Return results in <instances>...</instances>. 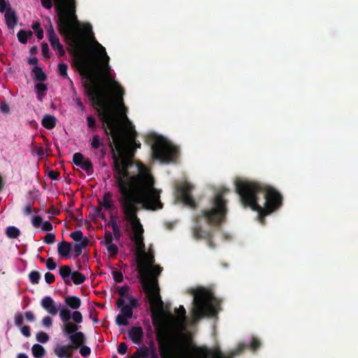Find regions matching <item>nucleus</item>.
<instances>
[{"instance_id": "1", "label": "nucleus", "mask_w": 358, "mask_h": 358, "mask_svg": "<svg viewBox=\"0 0 358 358\" xmlns=\"http://www.w3.org/2000/svg\"><path fill=\"white\" fill-rule=\"evenodd\" d=\"M237 192L241 197L242 202L262 215H266L280 205V194L271 188H268L264 194L265 201L262 206L259 203V195L262 187L255 182L237 179L235 182Z\"/></svg>"}, {"instance_id": "2", "label": "nucleus", "mask_w": 358, "mask_h": 358, "mask_svg": "<svg viewBox=\"0 0 358 358\" xmlns=\"http://www.w3.org/2000/svg\"><path fill=\"white\" fill-rule=\"evenodd\" d=\"M192 318L196 321L204 315H213L217 312V301L208 289L197 288L194 292Z\"/></svg>"}, {"instance_id": "3", "label": "nucleus", "mask_w": 358, "mask_h": 358, "mask_svg": "<svg viewBox=\"0 0 358 358\" xmlns=\"http://www.w3.org/2000/svg\"><path fill=\"white\" fill-rule=\"evenodd\" d=\"M154 156L162 162L172 160L176 155L175 147L162 136H157L152 145Z\"/></svg>"}, {"instance_id": "4", "label": "nucleus", "mask_w": 358, "mask_h": 358, "mask_svg": "<svg viewBox=\"0 0 358 358\" xmlns=\"http://www.w3.org/2000/svg\"><path fill=\"white\" fill-rule=\"evenodd\" d=\"M225 215L224 202L220 196H216L213 207L205 212L206 220L212 224L221 223Z\"/></svg>"}, {"instance_id": "5", "label": "nucleus", "mask_w": 358, "mask_h": 358, "mask_svg": "<svg viewBox=\"0 0 358 358\" xmlns=\"http://www.w3.org/2000/svg\"><path fill=\"white\" fill-rule=\"evenodd\" d=\"M74 347L73 345H57L55 348V354L58 358H71Z\"/></svg>"}, {"instance_id": "6", "label": "nucleus", "mask_w": 358, "mask_h": 358, "mask_svg": "<svg viewBox=\"0 0 358 358\" xmlns=\"http://www.w3.org/2000/svg\"><path fill=\"white\" fill-rule=\"evenodd\" d=\"M41 306L52 315H56L58 313V307L55 301L50 296L44 297L41 301Z\"/></svg>"}, {"instance_id": "7", "label": "nucleus", "mask_w": 358, "mask_h": 358, "mask_svg": "<svg viewBox=\"0 0 358 358\" xmlns=\"http://www.w3.org/2000/svg\"><path fill=\"white\" fill-rule=\"evenodd\" d=\"M73 161L76 166H80L84 171L89 172L91 170L92 164L90 161L84 157V156L80 153L77 152L74 154Z\"/></svg>"}, {"instance_id": "8", "label": "nucleus", "mask_w": 358, "mask_h": 358, "mask_svg": "<svg viewBox=\"0 0 358 358\" xmlns=\"http://www.w3.org/2000/svg\"><path fill=\"white\" fill-rule=\"evenodd\" d=\"M31 223L34 227L41 229L44 231H49L52 229V226L50 222L48 221L43 222L39 216H33L31 218Z\"/></svg>"}, {"instance_id": "9", "label": "nucleus", "mask_w": 358, "mask_h": 358, "mask_svg": "<svg viewBox=\"0 0 358 358\" xmlns=\"http://www.w3.org/2000/svg\"><path fill=\"white\" fill-rule=\"evenodd\" d=\"M0 10L4 13L6 22L9 27H13L16 24V16L15 13L10 9L5 10L4 7L0 0Z\"/></svg>"}, {"instance_id": "10", "label": "nucleus", "mask_w": 358, "mask_h": 358, "mask_svg": "<svg viewBox=\"0 0 358 358\" xmlns=\"http://www.w3.org/2000/svg\"><path fill=\"white\" fill-rule=\"evenodd\" d=\"M191 189V186L189 184H185L181 187V199L184 203L188 206H193L194 201L191 196L189 195V191Z\"/></svg>"}, {"instance_id": "11", "label": "nucleus", "mask_w": 358, "mask_h": 358, "mask_svg": "<svg viewBox=\"0 0 358 358\" xmlns=\"http://www.w3.org/2000/svg\"><path fill=\"white\" fill-rule=\"evenodd\" d=\"M72 245L66 242L58 244V253L62 257H69L71 255Z\"/></svg>"}, {"instance_id": "12", "label": "nucleus", "mask_w": 358, "mask_h": 358, "mask_svg": "<svg viewBox=\"0 0 358 358\" xmlns=\"http://www.w3.org/2000/svg\"><path fill=\"white\" fill-rule=\"evenodd\" d=\"M142 334V329L139 327H134L129 331L130 338L133 341V342L136 343H138L141 341Z\"/></svg>"}, {"instance_id": "13", "label": "nucleus", "mask_w": 358, "mask_h": 358, "mask_svg": "<svg viewBox=\"0 0 358 358\" xmlns=\"http://www.w3.org/2000/svg\"><path fill=\"white\" fill-rule=\"evenodd\" d=\"M71 341L72 342L74 349L77 348L83 343L84 336L83 333L76 332L69 336Z\"/></svg>"}, {"instance_id": "14", "label": "nucleus", "mask_w": 358, "mask_h": 358, "mask_svg": "<svg viewBox=\"0 0 358 358\" xmlns=\"http://www.w3.org/2000/svg\"><path fill=\"white\" fill-rule=\"evenodd\" d=\"M55 117L50 115H45L42 120L43 126L48 129H52L55 126Z\"/></svg>"}, {"instance_id": "15", "label": "nucleus", "mask_w": 358, "mask_h": 358, "mask_svg": "<svg viewBox=\"0 0 358 358\" xmlns=\"http://www.w3.org/2000/svg\"><path fill=\"white\" fill-rule=\"evenodd\" d=\"M65 303L73 309H78L81 305V301L76 296H69L65 299Z\"/></svg>"}, {"instance_id": "16", "label": "nucleus", "mask_w": 358, "mask_h": 358, "mask_svg": "<svg viewBox=\"0 0 358 358\" xmlns=\"http://www.w3.org/2000/svg\"><path fill=\"white\" fill-rule=\"evenodd\" d=\"M100 205L101 207L109 209L113 206L112 196L109 193H106L103 197L100 199Z\"/></svg>"}, {"instance_id": "17", "label": "nucleus", "mask_w": 358, "mask_h": 358, "mask_svg": "<svg viewBox=\"0 0 358 358\" xmlns=\"http://www.w3.org/2000/svg\"><path fill=\"white\" fill-rule=\"evenodd\" d=\"M31 352L34 357L41 358L44 356L45 350L42 345L35 344L32 346Z\"/></svg>"}, {"instance_id": "18", "label": "nucleus", "mask_w": 358, "mask_h": 358, "mask_svg": "<svg viewBox=\"0 0 358 358\" xmlns=\"http://www.w3.org/2000/svg\"><path fill=\"white\" fill-rule=\"evenodd\" d=\"M62 329L66 334H71L75 333L77 331L78 327L73 323L66 322L63 324Z\"/></svg>"}, {"instance_id": "19", "label": "nucleus", "mask_w": 358, "mask_h": 358, "mask_svg": "<svg viewBox=\"0 0 358 358\" xmlns=\"http://www.w3.org/2000/svg\"><path fill=\"white\" fill-rule=\"evenodd\" d=\"M71 237L75 241L83 243V245H86L87 241L83 237V233L80 231H77L71 234Z\"/></svg>"}, {"instance_id": "20", "label": "nucleus", "mask_w": 358, "mask_h": 358, "mask_svg": "<svg viewBox=\"0 0 358 358\" xmlns=\"http://www.w3.org/2000/svg\"><path fill=\"white\" fill-rule=\"evenodd\" d=\"M31 35V31L20 30L17 34V38L21 43H25Z\"/></svg>"}, {"instance_id": "21", "label": "nucleus", "mask_w": 358, "mask_h": 358, "mask_svg": "<svg viewBox=\"0 0 358 358\" xmlns=\"http://www.w3.org/2000/svg\"><path fill=\"white\" fill-rule=\"evenodd\" d=\"M71 278L73 282L77 285L83 283L85 279V276L83 274L77 271L73 272Z\"/></svg>"}, {"instance_id": "22", "label": "nucleus", "mask_w": 358, "mask_h": 358, "mask_svg": "<svg viewBox=\"0 0 358 358\" xmlns=\"http://www.w3.org/2000/svg\"><path fill=\"white\" fill-rule=\"evenodd\" d=\"M72 273L69 266H63L59 268V274L64 280H66L67 278L71 277Z\"/></svg>"}, {"instance_id": "23", "label": "nucleus", "mask_w": 358, "mask_h": 358, "mask_svg": "<svg viewBox=\"0 0 358 358\" xmlns=\"http://www.w3.org/2000/svg\"><path fill=\"white\" fill-rule=\"evenodd\" d=\"M6 234L9 238H15L20 234V231L15 227H9L6 229Z\"/></svg>"}, {"instance_id": "24", "label": "nucleus", "mask_w": 358, "mask_h": 358, "mask_svg": "<svg viewBox=\"0 0 358 358\" xmlns=\"http://www.w3.org/2000/svg\"><path fill=\"white\" fill-rule=\"evenodd\" d=\"M85 245H83V243H76L75 245H72V250H71V255L74 256H78L80 255L82 249Z\"/></svg>"}, {"instance_id": "25", "label": "nucleus", "mask_w": 358, "mask_h": 358, "mask_svg": "<svg viewBox=\"0 0 358 358\" xmlns=\"http://www.w3.org/2000/svg\"><path fill=\"white\" fill-rule=\"evenodd\" d=\"M33 72L36 79L39 80H43L45 78V76L43 71L38 67H34Z\"/></svg>"}, {"instance_id": "26", "label": "nucleus", "mask_w": 358, "mask_h": 358, "mask_svg": "<svg viewBox=\"0 0 358 358\" xmlns=\"http://www.w3.org/2000/svg\"><path fill=\"white\" fill-rule=\"evenodd\" d=\"M36 337V340L38 342L43 343L48 342V341L49 340L48 335L46 333L43 332V331L37 333Z\"/></svg>"}, {"instance_id": "27", "label": "nucleus", "mask_w": 358, "mask_h": 358, "mask_svg": "<svg viewBox=\"0 0 358 358\" xmlns=\"http://www.w3.org/2000/svg\"><path fill=\"white\" fill-rule=\"evenodd\" d=\"M59 316L61 317V320L64 322H68V320H69L70 316H71L70 311L66 309H62L59 312Z\"/></svg>"}, {"instance_id": "28", "label": "nucleus", "mask_w": 358, "mask_h": 358, "mask_svg": "<svg viewBox=\"0 0 358 358\" xmlns=\"http://www.w3.org/2000/svg\"><path fill=\"white\" fill-rule=\"evenodd\" d=\"M71 318L76 323H81L83 321L82 314L77 310L71 314Z\"/></svg>"}, {"instance_id": "29", "label": "nucleus", "mask_w": 358, "mask_h": 358, "mask_svg": "<svg viewBox=\"0 0 358 358\" xmlns=\"http://www.w3.org/2000/svg\"><path fill=\"white\" fill-rule=\"evenodd\" d=\"M128 320V318L120 313L116 317V322L118 325H127Z\"/></svg>"}, {"instance_id": "30", "label": "nucleus", "mask_w": 358, "mask_h": 358, "mask_svg": "<svg viewBox=\"0 0 358 358\" xmlns=\"http://www.w3.org/2000/svg\"><path fill=\"white\" fill-rule=\"evenodd\" d=\"M29 279L32 283H38L40 279V274L37 271H32L29 274Z\"/></svg>"}, {"instance_id": "31", "label": "nucleus", "mask_w": 358, "mask_h": 358, "mask_svg": "<svg viewBox=\"0 0 358 358\" xmlns=\"http://www.w3.org/2000/svg\"><path fill=\"white\" fill-rule=\"evenodd\" d=\"M105 245H106L108 252L110 255H114L117 252V247L113 243L108 242V243H106Z\"/></svg>"}, {"instance_id": "32", "label": "nucleus", "mask_w": 358, "mask_h": 358, "mask_svg": "<svg viewBox=\"0 0 358 358\" xmlns=\"http://www.w3.org/2000/svg\"><path fill=\"white\" fill-rule=\"evenodd\" d=\"M48 36L52 46L53 45L60 43L59 39L55 36V34L53 31H49Z\"/></svg>"}, {"instance_id": "33", "label": "nucleus", "mask_w": 358, "mask_h": 358, "mask_svg": "<svg viewBox=\"0 0 358 358\" xmlns=\"http://www.w3.org/2000/svg\"><path fill=\"white\" fill-rule=\"evenodd\" d=\"M59 73L62 76H66L67 65L64 63H60L58 65Z\"/></svg>"}, {"instance_id": "34", "label": "nucleus", "mask_w": 358, "mask_h": 358, "mask_svg": "<svg viewBox=\"0 0 358 358\" xmlns=\"http://www.w3.org/2000/svg\"><path fill=\"white\" fill-rule=\"evenodd\" d=\"M121 314L129 319L132 316V311L129 307H124L122 308Z\"/></svg>"}, {"instance_id": "35", "label": "nucleus", "mask_w": 358, "mask_h": 358, "mask_svg": "<svg viewBox=\"0 0 358 358\" xmlns=\"http://www.w3.org/2000/svg\"><path fill=\"white\" fill-rule=\"evenodd\" d=\"M44 241L46 243H52L55 240V236L53 234H46V236L44 237L43 238Z\"/></svg>"}, {"instance_id": "36", "label": "nucleus", "mask_w": 358, "mask_h": 358, "mask_svg": "<svg viewBox=\"0 0 358 358\" xmlns=\"http://www.w3.org/2000/svg\"><path fill=\"white\" fill-rule=\"evenodd\" d=\"M46 266L49 270H54L56 268V264L52 258H48L47 259Z\"/></svg>"}, {"instance_id": "37", "label": "nucleus", "mask_w": 358, "mask_h": 358, "mask_svg": "<svg viewBox=\"0 0 358 358\" xmlns=\"http://www.w3.org/2000/svg\"><path fill=\"white\" fill-rule=\"evenodd\" d=\"M101 144L99 138L97 136H94L91 143V145L93 148L97 149Z\"/></svg>"}, {"instance_id": "38", "label": "nucleus", "mask_w": 358, "mask_h": 358, "mask_svg": "<svg viewBox=\"0 0 358 358\" xmlns=\"http://www.w3.org/2000/svg\"><path fill=\"white\" fill-rule=\"evenodd\" d=\"M45 280L47 283L51 284L55 280V276L52 273L48 272L45 275Z\"/></svg>"}, {"instance_id": "39", "label": "nucleus", "mask_w": 358, "mask_h": 358, "mask_svg": "<svg viewBox=\"0 0 358 358\" xmlns=\"http://www.w3.org/2000/svg\"><path fill=\"white\" fill-rule=\"evenodd\" d=\"M52 320L49 316H45V317H43V319L42 320V323H43V326L46 327H50L52 325Z\"/></svg>"}, {"instance_id": "40", "label": "nucleus", "mask_w": 358, "mask_h": 358, "mask_svg": "<svg viewBox=\"0 0 358 358\" xmlns=\"http://www.w3.org/2000/svg\"><path fill=\"white\" fill-rule=\"evenodd\" d=\"M90 352H91V350H90V348H88L87 346H83L80 350V353L83 357H87L90 354Z\"/></svg>"}, {"instance_id": "41", "label": "nucleus", "mask_w": 358, "mask_h": 358, "mask_svg": "<svg viewBox=\"0 0 358 358\" xmlns=\"http://www.w3.org/2000/svg\"><path fill=\"white\" fill-rule=\"evenodd\" d=\"M52 47L54 48L55 50H57L58 52L59 55L62 56L64 54V50L63 49L62 45L60 43L53 45Z\"/></svg>"}, {"instance_id": "42", "label": "nucleus", "mask_w": 358, "mask_h": 358, "mask_svg": "<svg viewBox=\"0 0 358 358\" xmlns=\"http://www.w3.org/2000/svg\"><path fill=\"white\" fill-rule=\"evenodd\" d=\"M52 47L54 48L55 50H57L58 52L59 55L62 56L64 54V50L63 49L62 45L60 43L53 45Z\"/></svg>"}, {"instance_id": "43", "label": "nucleus", "mask_w": 358, "mask_h": 358, "mask_svg": "<svg viewBox=\"0 0 358 358\" xmlns=\"http://www.w3.org/2000/svg\"><path fill=\"white\" fill-rule=\"evenodd\" d=\"M127 345L124 343H122L120 344L117 350H118L119 353L124 354L127 351Z\"/></svg>"}, {"instance_id": "44", "label": "nucleus", "mask_w": 358, "mask_h": 358, "mask_svg": "<svg viewBox=\"0 0 358 358\" xmlns=\"http://www.w3.org/2000/svg\"><path fill=\"white\" fill-rule=\"evenodd\" d=\"M43 6L45 8H50L52 7L51 0H41Z\"/></svg>"}, {"instance_id": "45", "label": "nucleus", "mask_w": 358, "mask_h": 358, "mask_svg": "<svg viewBox=\"0 0 358 358\" xmlns=\"http://www.w3.org/2000/svg\"><path fill=\"white\" fill-rule=\"evenodd\" d=\"M21 331L23 335H24L25 336L28 337L30 336V330H29V327H27V326H24L21 329Z\"/></svg>"}, {"instance_id": "46", "label": "nucleus", "mask_w": 358, "mask_h": 358, "mask_svg": "<svg viewBox=\"0 0 358 358\" xmlns=\"http://www.w3.org/2000/svg\"><path fill=\"white\" fill-rule=\"evenodd\" d=\"M113 277H114L115 280L118 282H121L122 280V275L119 272H114Z\"/></svg>"}, {"instance_id": "47", "label": "nucleus", "mask_w": 358, "mask_h": 358, "mask_svg": "<svg viewBox=\"0 0 358 358\" xmlns=\"http://www.w3.org/2000/svg\"><path fill=\"white\" fill-rule=\"evenodd\" d=\"M25 317L29 321H34L35 319V316L33 313L31 312H27L25 313Z\"/></svg>"}, {"instance_id": "48", "label": "nucleus", "mask_w": 358, "mask_h": 358, "mask_svg": "<svg viewBox=\"0 0 358 358\" xmlns=\"http://www.w3.org/2000/svg\"><path fill=\"white\" fill-rule=\"evenodd\" d=\"M259 345V341L256 338H253L251 341L250 346L253 349H256Z\"/></svg>"}, {"instance_id": "49", "label": "nucleus", "mask_w": 358, "mask_h": 358, "mask_svg": "<svg viewBox=\"0 0 358 358\" xmlns=\"http://www.w3.org/2000/svg\"><path fill=\"white\" fill-rule=\"evenodd\" d=\"M87 120L90 127H94L95 126V120L92 117H88Z\"/></svg>"}, {"instance_id": "50", "label": "nucleus", "mask_w": 358, "mask_h": 358, "mask_svg": "<svg viewBox=\"0 0 358 358\" xmlns=\"http://www.w3.org/2000/svg\"><path fill=\"white\" fill-rule=\"evenodd\" d=\"M113 236L110 234H106L105 236L104 244L109 243H112Z\"/></svg>"}, {"instance_id": "51", "label": "nucleus", "mask_w": 358, "mask_h": 358, "mask_svg": "<svg viewBox=\"0 0 358 358\" xmlns=\"http://www.w3.org/2000/svg\"><path fill=\"white\" fill-rule=\"evenodd\" d=\"M15 324L18 326L21 325L22 323V317L21 315H17L15 317Z\"/></svg>"}, {"instance_id": "52", "label": "nucleus", "mask_w": 358, "mask_h": 358, "mask_svg": "<svg viewBox=\"0 0 358 358\" xmlns=\"http://www.w3.org/2000/svg\"><path fill=\"white\" fill-rule=\"evenodd\" d=\"M36 36L38 39H41L43 36V31L41 29H38V31H36Z\"/></svg>"}, {"instance_id": "53", "label": "nucleus", "mask_w": 358, "mask_h": 358, "mask_svg": "<svg viewBox=\"0 0 358 358\" xmlns=\"http://www.w3.org/2000/svg\"><path fill=\"white\" fill-rule=\"evenodd\" d=\"M36 88L40 90V91H43L45 90V87L43 84L42 83H38L36 85Z\"/></svg>"}, {"instance_id": "54", "label": "nucleus", "mask_w": 358, "mask_h": 358, "mask_svg": "<svg viewBox=\"0 0 358 358\" xmlns=\"http://www.w3.org/2000/svg\"><path fill=\"white\" fill-rule=\"evenodd\" d=\"M1 109L4 113H7L8 111V107L6 105H1Z\"/></svg>"}, {"instance_id": "55", "label": "nucleus", "mask_w": 358, "mask_h": 358, "mask_svg": "<svg viewBox=\"0 0 358 358\" xmlns=\"http://www.w3.org/2000/svg\"><path fill=\"white\" fill-rule=\"evenodd\" d=\"M37 62V59L36 58H31L29 59V63L31 64H36Z\"/></svg>"}, {"instance_id": "56", "label": "nucleus", "mask_w": 358, "mask_h": 358, "mask_svg": "<svg viewBox=\"0 0 358 358\" xmlns=\"http://www.w3.org/2000/svg\"><path fill=\"white\" fill-rule=\"evenodd\" d=\"M33 29H35L36 31H38V29H39V24H37V23H36V24H34L33 25Z\"/></svg>"}, {"instance_id": "57", "label": "nucleus", "mask_w": 358, "mask_h": 358, "mask_svg": "<svg viewBox=\"0 0 358 358\" xmlns=\"http://www.w3.org/2000/svg\"><path fill=\"white\" fill-rule=\"evenodd\" d=\"M17 358H28V357L25 354H19Z\"/></svg>"}, {"instance_id": "58", "label": "nucleus", "mask_w": 358, "mask_h": 358, "mask_svg": "<svg viewBox=\"0 0 358 358\" xmlns=\"http://www.w3.org/2000/svg\"><path fill=\"white\" fill-rule=\"evenodd\" d=\"M125 291H126V289L122 287V288H121V289L119 290V292H120V294L121 295H123V294H124Z\"/></svg>"}, {"instance_id": "59", "label": "nucleus", "mask_w": 358, "mask_h": 358, "mask_svg": "<svg viewBox=\"0 0 358 358\" xmlns=\"http://www.w3.org/2000/svg\"><path fill=\"white\" fill-rule=\"evenodd\" d=\"M140 355L138 353L134 354L131 358H140Z\"/></svg>"}, {"instance_id": "60", "label": "nucleus", "mask_w": 358, "mask_h": 358, "mask_svg": "<svg viewBox=\"0 0 358 358\" xmlns=\"http://www.w3.org/2000/svg\"><path fill=\"white\" fill-rule=\"evenodd\" d=\"M120 303H121V301L120 300H118L117 301V304L118 305V306H120Z\"/></svg>"}]
</instances>
